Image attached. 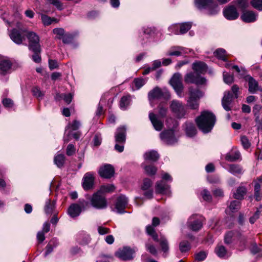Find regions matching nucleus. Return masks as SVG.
<instances>
[{"label":"nucleus","mask_w":262,"mask_h":262,"mask_svg":"<svg viewBox=\"0 0 262 262\" xmlns=\"http://www.w3.org/2000/svg\"><path fill=\"white\" fill-rule=\"evenodd\" d=\"M4 20L9 27H14L9 36L11 40L16 44L20 45L25 40L24 34L27 33V29L14 17H4Z\"/></svg>","instance_id":"1"},{"label":"nucleus","mask_w":262,"mask_h":262,"mask_svg":"<svg viewBox=\"0 0 262 262\" xmlns=\"http://www.w3.org/2000/svg\"><path fill=\"white\" fill-rule=\"evenodd\" d=\"M216 121L215 115L211 112L204 111L196 118L195 122L198 128L204 133L210 132Z\"/></svg>","instance_id":"2"},{"label":"nucleus","mask_w":262,"mask_h":262,"mask_svg":"<svg viewBox=\"0 0 262 262\" xmlns=\"http://www.w3.org/2000/svg\"><path fill=\"white\" fill-rule=\"evenodd\" d=\"M204 93L198 88H189V98L187 101L188 107L197 110L199 106V100L204 96Z\"/></svg>","instance_id":"3"},{"label":"nucleus","mask_w":262,"mask_h":262,"mask_svg":"<svg viewBox=\"0 0 262 262\" xmlns=\"http://www.w3.org/2000/svg\"><path fill=\"white\" fill-rule=\"evenodd\" d=\"M162 34L155 28L148 27L143 29V35L139 37V41L142 45L147 42L158 41L161 39Z\"/></svg>","instance_id":"4"},{"label":"nucleus","mask_w":262,"mask_h":262,"mask_svg":"<svg viewBox=\"0 0 262 262\" xmlns=\"http://www.w3.org/2000/svg\"><path fill=\"white\" fill-rule=\"evenodd\" d=\"M195 5L200 9L207 10L210 14H215L219 10L217 4L213 0H195Z\"/></svg>","instance_id":"5"},{"label":"nucleus","mask_w":262,"mask_h":262,"mask_svg":"<svg viewBox=\"0 0 262 262\" xmlns=\"http://www.w3.org/2000/svg\"><path fill=\"white\" fill-rule=\"evenodd\" d=\"M89 200L92 206L98 209H104L107 206L106 198L98 191L94 193Z\"/></svg>","instance_id":"6"},{"label":"nucleus","mask_w":262,"mask_h":262,"mask_svg":"<svg viewBox=\"0 0 262 262\" xmlns=\"http://www.w3.org/2000/svg\"><path fill=\"white\" fill-rule=\"evenodd\" d=\"M26 35L29 41V49L33 52L40 51L39 38L38 36L33 32H28L27 31V33H26Z\"/></svg>","instance_id":"7"},{"label":"nucleus","mask_w":262,"mask_h":262,"mask_svg":"<svg viewBox=\"0 0 262 262\" xmlns=\"http://www.w3.org/2000/svg\"><path fill=\"white\" fill-rule=\"evenodd\" d=\"M170 83L173 87L179 97H182L184 86L182 82V76L179 73H175L170 80Z\"/></svg>","instance_id":"8"},{"label":"nucleus","mask_w":262,"mask_h":262,"mask_svg":"<svg viewBox=\"0 0 262 262\" xmlns=\"http://www.w3.org/2000/svg\"><path fill=\"white\" fill-rule=\"evenodd\" d=\"M204 219L200 215L194 214L188 219L187 224L188 227L194 231L200 230L203 226Z\"/></svg>","instance_id":"9"},{"label":"nucleus","mask_w":262,"mask_h":262,"mask_svg":"<svg viewBox=\"0 0 262 262\" xmlns=\"http://www.w3.org/2000/svg\"><path fill=\"white\" fill-rule=\"evenodd\" d=\"M171 112L179 118H182L185 115V110L183 103L177 100H173L170 104Z\"/></svg>","instance_id":"10"},{"label":"nucleus","mask_w":262,"mask_h":262,"mask_svg":"<svg viewBox=\"0 0 262 262\" xmlns=\"http://www.w3.org/2000/svg\"><path fill=\"white\" fill-rule=\"evenodd\" d=\"M185 81L187 83L203 85L206 83V80L195 72L187 74L185 77Z\"/></svg>","instance_id":"11"},{"label":"nucleus","mask_w":262,"mask_h":262,"mask_svg":"<svg viewBox=\"0 0 262 262\" xmlns=\"http://www.w3.org/2000/svg\"><path fill=\"white\" fill-rule=\"evenodd\" d=\"M191 27L189 22L174 24L169 27V29L174 34H183L186 33Z\"/></svg>","instance_id":"12"},{"label":"nucleus","mask_w":262,"mask_h":262,"mask_svg":"<svg viewBox=\"0 0 262 262\" xmlns=\"http://www.w3.org/2000/svg\"><path fill=\"white\" fill-rule=\"evenodd\" d=\"M160 138L164 142L169 145L173 144L177 142V138L172 129L162 132L160 134Z\"/></svg>","instance_id":"13"},{"label":"nucleus","mask_w":262,"mask_h":262,"mask_svg":"<svg viewBox=\"0 0 262 262\" xmlns=\"http://www.w3.org/2000/svg\"><path fill=\"white\" fill-rule=\"evenodd\" d=\"M134 251L128 247H124L119 249L116 253V255L122 260H130L133 258Z\"/></svg>","instance_id":"14"},{"label":"nucleus","mask_w":262,"mask_h":262,"mask_svg":"<svg viewBox=\"0 0 262 262\" xmlns=\"http://www.w3.org/2000/svg\"><path fill=\"white\" fill-rule=\"evenodd\" d=\"M128 203L127 198L124 195H120L119 196L115 204V208L117 212L119 213L124 212V209L126 208Z\"/></svg>","instance_id":"15"},{"label":"nucleus","mask_w":262,"mask_h":262,"mask_svg":"<svg viewBox=\"0 0 262 262\" xmlns=\"http://www.w3.org/2000/svg\"><path fill=\"white\" fill-rule=\"evenodd\" d=\"M82 180V186L84 190H88L93 188L94 177L93 173H86L84 174Z\"/></svg>","instance_id":"16"},{"label":"nucleus","mask_w":262,"mask_h":262,"mask_svg":"<svg viewBox=\"0 0 262 262\" xmlns=\"http://www.w3.org/2000/svg\"><path fill=\"white\" fill-rule=\"evenodd\" d=\"M99 173L102 178H111L114 175V169L111 165L106 164L100 168Z\"/></svg>","instance_id":"17"},{"label":"nucleus","mask_w":262,"mask_h":262,"mask_svg":"<svg viewBox=\"0 0 262 262\" xmlns=\"http://www.w3.org/2000/svg\"><path fill=\"white\" fill-rule=\"evenodd\" d=\"M149 118L155 130L160 131L163 127V123L160 120L158 117L152 112L149 114Z\"/></svg>","instance_id":"18"},{"label":"nucleus","mask_w":262,"mask_h":262,"mask_svg":"<svg viewBox=\"0 0 262 262\" xmlns=\"http://www.w3.org/2000/svg\"><path fill=\"white\" fill-rule=\"evenodd\" d=\"M187 53V50L182 47L173 46L171 47L167 52V56H180Z\"/></svg>","instance_id":"19"},{"label":"nucleus","mask_w":262,"mask_h":262,"mask_svg":"<svg viewBox=\"0 0 262 262\" xmlns=\"http://www.w3.org/2000/svg\"><path fill=\"white\" fill-rule=\"evenodd\" d=\"M115 141L116 143L124 144L126 140V128L121 126L117 128L115 134Z\"/></svg>","instance_id":"20"},{"label":"nucleus","mask_w":262,"mask_h":262,"mask_svg":"<svg viewBox=\"0 0 262 262\" xmlns=\"http://www.w3.org/2000/svg\"><path fill=\"white\" fill-rule=\"evenodd\" d=\"M233 100V95L229 92H225L222 99V104L223 108L229 111L231 110L230 104Z\"/></svg>","instance_id":"21"},{"label":"nucleus","mask_w":262,"mask_h":262,"mask_svg":"<svg viewBox=\"0 0 262 262\" xmlns=\"http://www.w3.org/2000/svg\"><path fill=\"white\" fill-rule=\"evenodd\" d=\"M245 80L248 82V90L249 92L254 94L258 89L257 81L250 75L246 77Z\"/></svg>","instance_id":"22"},{"label":"nucleus","mask_w":262,"mask_h":262,"mask_svg":"<svg viewBox=\"0 0 262 262\" xmlns=\"http://www.w3.org/2000/svg\"><path fill=\"white\" fill-rule=\"evenodd\" d=\"M164 93L165 94L166 97H169L170 95L168 92L165 91L163 92L160 89L156 88L148 93V97L150 100L159 98L163 95Z\"/></svg>","instance_id":"23"},{"label":"nucleus","mask_w":262,"mask_h":262,"mask_svg":"<svg viewBox=\"0 0 262 262\" xmlns=\"http://www.w3.org/2000/svg\"><path fill=\"white\" fill-rule=\"evenodd\" d=\"M192 69L199 74H204L207 71V66L203 62H195L192 64Z\"/></svg>","instance_id":"24"},{"label":"nucleus","mask_w":262,"mask_h":262,"mask_svg":"<svg viewBox=\"0 0 262 262\" xmlns=\"http://www.w3.org/2000/svg\"><path fill=\"white\" fill-rule=\"evenodd\" d=\"M81 211L80 206L77 204L71 205L68 209V214L72 217L78 216Z\"/></svg>","instance_id":"25"},{"label":"nucleus","mask_w":262,"mask_h":262,"mask_svg":"<svg viewBox=\"0 0 262 262\" xmlns=\"http://www.w3.org/2000/svg\"><path fill=\"white\" fill-rule=\"evenodd\" d=\"M223 13L224 16H238L236 8L233 5H229L225 7Z\"/></svg>","instance_id":"26"},{"label":"nucleus","mask_w":262,"mask_h":262,"mask_svg":"<svg viewBox=\"0 0 262 262\" xmlns=\"http://www.w3.org/2000/svg\"><path fill=\"white\" fill-rule=\"evenodd\" d=\"M169 186L163 181L157 182L156 185V191L159 193H165L168 191Z\"/></svg>","instance_id":"27"},{"label":"nucleus","mask_w":262,"mask_h":262,"mask_svg":"<svg viewBox=\"0 0 262 262\" xmlns=\"http://www.w3.org/2000/svg\"><path fill=\"white\" fill-rule=\"evenodd\" d=\"M144 158L145 160L155 162L159 159V156L156 151L151 150L145 152Z\"/></svg>","instance_id":"28"},{"label":"nucleus","mask_w":262,"mask_h":262,"mask_svg":"<svg viewBox=\"0 0 262 262\" xmlns=\"http://www.w3.org/2000/svg\"><path fill=\"white\" fill-rule=\"evenodd\" d=\"M12 64L8 60H3L0 62V73L5 74L11 67Z\"/></svg>","instance_id":"29"},{"label":"nucleus","mask_w":262,"mask_h":262,"mask_svg":"<svg viewBox=\"0 0 262 262\" xmlns=\"http://www.w3.org/2000/svg\"><path fill=\"white\" fill-rule=\"evenodd\" d=\"M240 157L241 154L239 151L236 150H233L226 155L225 159L227 161L232 162L239 159Z\"/></svg>","instance_id":"30"},{"label":"nucleus","mask_w":262,"mask_h":262,"mask_svg":"<svg viewBox=\"0 0 262 262\" xmlns=\"http://www.w3.org/2000/svg\"><path fill=\"white\" fill-rule=\"evenodd\" d=\"M215 252L217 255L221 258L228 256V253L223 246H217L215 249Z\"/></svg>","instance_id":"31"},{"label":"nucleus","mask_w":262,"mask_h":262,"mask_svg":"<svg viewBox=\"0 0 262 262\" xmlns=\"http://www.w3.org/2000/svg\"><path fill=\"white\" fill-rule=\"evenodd\" d=\"M246 192L247 190L245 187L240 186L237 189L236 192L234 193V196L236 199L242 200L246 194Z\"/></svg>","instance_id":"32"},{"label":"nucleus","mask_w":262,"mask_h":262,"mask_svg":"<svg viewBox=\"0 0 262 262\" xmlns=\"http://www.w3.org/2000/svg\"><path fill=\"white\" fill-rule=\"evenodd\" d=\"M228 171L234 175L241 174L243 172L242 167L239 165L235 164L229 165Z\"/></svg>","instance_id":"33"},{"label":"nucleus","mask_w":262,"mask_h":262,"mask_svg":"<svg viewBox=\"0 0 262 262\" xmlns=\"http://www.w3.org/2000/svg\"><path fill=\"white\" fill-rule=\"evenodd\" d=\"M254 198L256 201H259L261 200L262 194L260 192V185L258 182L254 181Z\"/></svg>","instance_id":"34"},{"label":"nucleus","mask_w":262,"mask_h":262,"mask_svg":"<svg viewBox=\"0 0 262 262\" xmlns=\"http://www.w3.org/2000/svg\"><path fill=\"white\" fill-rule=\"evenodd\" d=\"M186 134L189 137H193L196 134V129L192 123H188L186 124Z\"/></svg>","instance_id":"35"},{"label":"nucleus","mask_w":262,"mask_h":262,"mask_svg":"<svg viewBox=\"0 0 262 262\" xmlns=\"http://www.w3.org/2000/svg\"><path fill=\"white\" fill-rule=\"evenodd\" d=\"M54 161L57 167H61L64 163L65 157L62 154H58L54 157Z\"/></svg>","instance_id":"36"},{"label":"nucleus","mask_w":262,"mask_h":262,"mask_svg":"<svg viewBox=\"0 0 262 262\" xmlns=\"http://www.w3.org/2000/svg\"><path fill=\"white\" fill-rule=\"evenodd\" d=\"M55 202L54 201L51 202L50 200H48L45 207L46 213L47 214H51L55 208Z\"/></svg>","instance_id":"37"},{"label":"nucleus","mask_w":262,"mask_h":262,"mask_svg":"<svg viewBox=\"0 0 262 262\" xmlns=\"http://www.w3.org/2000/svg\"><path fill=\"white\" fill-rule=\"evenodd\" d=\"M215 56L219 59L223 61H226L227 55L226 51L223 49H218L214 52Z\"/></svg>","instance_id":"38"},{"label":"nucleus","mask_w":262,"mask_h":262,"mask_svg":"<svg viewBox=\"0 0 262 262\" xmlns=\"http://www.w3.org/2000/svg\"><path fill=\"white\" fill-rule=\"evenodd\" d=\"M115 190V186L112 184H107L105 185H102L100 187L98 191L102 194L105 193H108L114 191Z\"/></svg>","instance_id":"39"},{"label":"nucleus","mask_w":262,"mask_h":262,"mask_svg":"<svg viewBox=\"0 0 262 262\" xmlns=\"http://www.w3.org/2000/svg\"><path fill=\"white\" fill-rule=\"evenodd\" d=\"M41 21L44 26H49L58 23L59 20L54 17H41Z\"/></svg>","instance_id":"40"},{"label":"nucleus","mask_w":262,"mask_h":262,"mask_svg":"<svg viewBox=\"0 0 262 262\" xmlns=\"http://www.w3.org/2000/svg\"><path fill=\"white\" fill-rule=\"evenodd\" d=\"M232 69H234L236 71L241 78H244L245 79L246 77L248 75H247V71L244 68H239L236 65L232 66Z\"/></svg>","instance_id":"41"},{"label":"nucleus","mask_w":262,"mask_h":262,"mask_svg":"<svg viewBox=\"0 0 262 262\" xmlns=\"http://www.w3.org/2000/svg\"><path fill=\"white\" fill-rule=\"evenodd\" d=\"M130 99L129 96H123L121 98L120 102L121 108L125 110L130 104Z\"/></svg>","instance_id":"42"},{"label":"nucleus","mask_w":262,"mask_h":262,"mask_svg":"<svg viewBox=\"0 0 262 262\" xmlns=\"http://www.w3.org/2000/svg\"><path fill=\"white\" fill-rule=\"evenodd\" d=\"M159 242L162 251L165 253L167 252L169 249L167 240L164 237L161 236Z\"/></svg>","instance_id":"43"},{"label":"nucleus","mask_w":262,"mask_h":262,"mask_svg":"<svg viewBox=\"0 0 262 262\" xmlns=\"http://www.w3.org/2000/svg\"><path fill=\"white\" fill-rule=\"evenodd\" d=\"M223 79L225 83L228 84H231L234 81V76L232 75L229 74L227 72L224 71Z\"/></svg>","instance_id":"44"},{"label":"nucleus","mask_w":262,"mask_h":262,"mask_svg":"<svg viewBox=\"0 0 262 262\" xmlns=\"http://www.w3.org/2000/svg\"><path fill=\"white\" fill-rule=\"evenodd\" d=\"M230 210L233 212L237 211L240 208V202L238 201H233L229 206Z\"/></svg>","instance_id":"45"},{"label":"nucleus","mask_w":262,"mask_h":262,"mask_svg":"<svg viewBox=\"0 0 262 262\" xmlns=\"http://www.w3.org/2000/svg\"><path fill=\"white\" fill-rule=\"evenodd\" d=\"M144 169L146 173L149 176L155 174L157 171V168L152 165L144 166Z\"/></svg>","instance_id":"46"},{"label":"nucleus","mask_w":262,"mask_h":262,"mask_svg":"<svg viewBox=\"0 0 262 262\" xmlns=\"http://www.w3.org/2000/svg\"><path fill=\"white\" fill-rule=\"evenodd\" d=\"M146 231H147V233L149 235H150L152 236V237L154 241H155L156 242L158 241V235L155 232V229H154V228L152 226H151L150 225L147 226Z\"/></svg>","instance_id":"47"},{"label":"nucleus","mask_w":262,"mask_h":262,"mask_svg":"<svg viewBox=\"0 0 262 262\" xmlns=\"http://www.w3.org/2000/svg\"><path fill=\"white\" fill-rule=\"evenodd\" d=\"M190 249V244L187 241H183L180 244V250L182 252H185Z\"/></svg>","instance_id":"48"},{"label":"nucleus","mask_w":262,"mask_h":262,"mask_svg":"<svg viewBox=\"0 0 262 262\" xmlns=\"http://www.w3.org/2000/svg\"><path fill=\"white\" fill-rule=\"evenodd\" d=\"M91 241V237L88 234L81 236L79 238V243L81 245H86Z\"/></svg>","instance_id":"49"},{"label":"nucleus","mask_w":262,"mask_h":262,"mask_svg":"<svg viewBox=\"0 0 262 262\" xmlns=\"http://www.w3.org/2000/svg\"><path fill=\"white\" fill-rule=\"evenodd\" d=\"M207 252L204 251H200L195 254V259L198 261L204 260L207 257Z\"/></svg>","instance_id":"50"},{"label":"nucleus","mask_w":262,"mask_h":262,"mask_svg":"<svg viewBox=\"0 0 262 262\" xmlns=\"http://www.w3.org/2000/svg\"><path fill=\"white\" fill-rule=\"evenodd\" d=\"M134 83L136 86V89H140L145 83V80L142 78H136L134 80Z\"/></svg>","instance_id":"51"},{"label":"nucleus","mask_w":262,"mask_h":262,"mask_svg":"<svg viewBox=\"0 0 262 262\" xmlns=\"http://www.w3.org/2000/svg\"><path fill=\"white\" fill-rule=\"evenodd\" d=\"M251 4L256 9L262 11V0H252Z\"/></svg>","instance_id":"52"},{"label":"nucleus","mask_w":262,"mask_h":262,"mask_svg":"<svg viewBox=\"0 0 262 262\" xmlns=\"http://www.w3.org/2000/svg\"><path fill=\"white\" fill-rule=\"evenodd\" d=\"M80 126V122L75 120L71 124L69 123L67 128H71L72 130H76L79 128Z\"/></svg>","instance_id":"53"},{"label":"nucleus","mask_w":262,"mask_h":262,"mask_svg":"<svg viewBox=\"0 0 262 262\" xmlns=\"http://www.w3.org/2000/svg\"><path fill=\"white\" fill-rule=\"evenodd\" d=\"M242 144L244 148L248 149L250 147L251 144L247 137L243 136L241 138Z\"/></svg>","instance_id":"54"},{"label":"nucleus","mask_w":262,"mask_h":262,"mask_svg":"<svg viewBox=\"0 0 262 262\" xmlns=\"http://www.w3.org/2000/svg\"><path fill=\"white\" fill-rule=\"evenodd\" d=\"M53 33L57 35V38L61 39L64 35V30L62 28H57L53 29Z\"/></svg>","instance_id":"55"},{"label":"nucleus","mask_w":262,"mask_h":262,"mask_svg":"<svg viewBox=\"0 0 262 262\" xmlns=\"http://www.w3.org/2000/svg\"><path fill=\"white\" fill-rule=\"evenodd\" d=\"M152 182L150 179H145L143 181V184L142 186V189L143 190L146 191L150 188Z\"/></svg>","instance_id":"56"},{"label":"nucleus","mask_w":262,"mask_h":262,"mask_svg":"<svg viewBox=\"0 0 262 262\" xmlns=\"http://www.w3.org/2000/svg\"><path fill=\"white\" fill-rule=\"evenodd\" d=\"M33 95L38 99L42 98L43 93L38 88H34L32 90Z\"/></svg>","instance_id":"57"},{"label":"nucleus","mask_w":262,"mask_h":262,"mask_svg":"<svg viewBox=\"0 0 262 262\" xmlns=\"http://www.w3.org/2000/svg\"><path fill=\"white\" fill-rule=\"evenodd\" d=\"M202 195L203 199L206 201H210L211 200L212 196L210 192L206 189H204L202 192Z\"/></svg>","instance_id":"58"},{"label":"nucleus","mask_w":262,"mask_h":262,"mask_svg":"<svg viewBox=\"0 0 262 262\" xmlns=\"http://www.w3.org/2000/svg\"><path fill=\"white\" fill-rule=\"evenodd\" d=\"M48 1L58 10H62L63 9V5L59 0H48Z\"/></svg>","instance_id":"59"},{"label":"nucleus","mask_w":262,"mask_h":262,"mask_svg":"<svg viewBox=\"0 0 262 262\" xmlns=\"http://www.w3.org/2000/svg\"><path fill=\"white\" fill-rule=\"evenodd\" d=\"M62 39L64 43H69L72 41L73 35L71 34H64Z\"/></svg>","instance_id":"60"},{"label":"nucleus","mask_w":262,"mask_h":262,"mask_svg":"<svg viewBox=\"0 0 262 262\" xmlns=\"http://www.w3.org/2000/svg\"><path fill=\"white\" fill-rule=\"evenodd\" d=\"M233 234L234 233L232 231H230L226 234L225 236V242L226 244H230L232 242Z\"/></svg>","instance_id":"61"},{"label":"nucleus","mask_w":262,"mask_h":262,"mask_svg":"<svg viewBox=\"0 0 262 262\" xmlns=\"http://www.w3.org/2000/svg\"><path fill=\"white\" fill-rule=\"evenodd\" d=\"M159 115L163 117L166 115L167 108L164 106L162 104H160L159 106Z\"/></svg>","instance_id":"62"},{"label":"nucleus","mask_w":262,"mask_h":262,"mask_svg":"<svg viewBox=\"0 0 262 262\" xmlns=\"http://www.w3.org/2000/svg\"><path fill=\"white\" fill-rule=\"evenodd\" d=\"M75 149L73 144H69L67 148V155L68 156H72L75 152Z\"/></svg>","instance_id":"63"},{"label":"nucleus","mask_w":262,"mask_h":262,"mask_svg":"<svg viewBox=\"0 0 262 262\" xmlns=\"http://www.w3.org/2000/svg\"><path fill=\"white\" fill-rule=\"evenodd\" d=\"M3 104L6 107H11L13 105L12 100L8 98L4 99Z\"/></svg>","instance_id":"64"}]
</instances>
